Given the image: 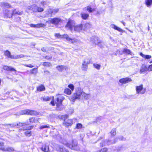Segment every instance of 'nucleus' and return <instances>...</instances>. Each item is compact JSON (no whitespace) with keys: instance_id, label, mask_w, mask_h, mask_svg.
Instances as JSON below:
<instances>
[{"instance_id":"nucleus-26","label":"nucleus","mask_w":152,"mask_h":152,"mask_svg":"<svg viewBox=\"0 0 152 152\" xmlns=\"http://www.w3.org/2000/svg\"><path fill=\"white\" fill-rule=\"evenodd\" d=\"M110 26L112 28L117 30L119 32H121L122 31V30L121 28H119V27H117V26L115 25L114 24H112Z\"/></svg>"},{"instance_id":"nucleus-2","label":"nucleus","mask_w":152,"mask_h":152,"mask_svg":"<svg viewBox=\"0 0 152 152\" xmlns=\"http://www.w3.org/2000/svg\"><path fill=\"white\" fill-rule=\"evenodd\" d=\"M83 91V89L80 88H78L76 89L75 93L72 96V100L74 102L76 99H80L82 96Z\"/></svg>"},{"instance_id":"nucleus-28","label":"nucleus","mask_w":152,"mask_h":152,"mask_svg":"<svg viewBox=\"0 0 152 152\" xmlns=\"http://www.w3.org/2000/svg\"><path fill=\"white\" fill-rule=\"evenodd\" d=\"M145 4L148 7H150L152 4V0H145Z\"/></svg>"},{"instance_id":"nucleus-6","label":"nucleus","mask_w":152,"mask_h":152,"mask_svg":"<svg viewBox=\"0 0 152 152\" xmlns=\"http://www.w3.org/2000/svg\"><path fill=\"white\" fill-rule=\"evenodd\" d=\"M37 114V113L34 110H30L29 109L20 111L19 113V115L27 114L31 115H35Z\"/></svg>"},{"instance_id":"nucleus-29","label":"nucleus","mask_w":152,"mask_h":152,"mask_svg":"<svg viewBox=\"0 0 152 152\" xmlns=\"http://www.w3.org/2000/svg\"><path fill=\"white\" fill-rule=\"evenodd\" d=\"M45 88L44 86L41 85L37 88V90L39 91H41L45 90Z\"/></svg>"},{"instance_id":"nucleus-1","label":"nucleus","mask_w":152,"mask_h":152,"mask_svg":"<svg viewBox=\"0 0 152 152\" xmlns=\"http://www.w3.org/2000/svg\"><path fill=\"white\" fill-rule=\"evenodd\" d=\"M56 101L55 103L56 106V110H61L62 109V102L64 99L63 96L60 94L57 96Z\"/></svg>"},{"instance_id":"nucleus-35","label":"nucleus","mask_w":152,"mask_h":152,"mask_svg":"<svg viewBox=\"0 0 152 152\" xmlns=\"http://www.w3.org/2000/svg\"><path fill=\"white\" fill-rule=\"evenodd\" d=\"M51 97H44L42 98L41 99L44 101H50L51 99Z\"/></svg>"},{"instance_id":"nucleus-53","label":"nucleus","mask_w":152,"mask_h":152,"mask_svg":"<svg viewBox=\"0 0 152 152\" xmlns=\"http://www.w3.org/2000/svg\"><path fill=\"white\" fill-rule=\"evenodd\" d=\"M22 65H24L25 66L30 68H32L34 67V66L31 64H29L28 65L23 64Z\"/></svg>"},{"instance_id":"nucleus-52","label":"nucleus","mask_w":152,"mask_h":152,"mask_svg":"<svg viewBox=\"0 0 152 152\" xmlns=\"http://www.w3.org/2000/svg\"><path fill=\"white\" fill-rule=\"evenodd\" d=\"M88 66L86 65H83L82 66V69L83 70L86 71V70Z\"/></svg>"},{"instance_id":"nucleus-44","label":"nucleus","mask_w":152,"mask_h":152,"mask_svg":"<svg viewBox=\"0 0 152 152\" xmlns=\"http://www.w3.org/2000/svg\"><path fill=\"white\" fill-rule=\"evenodd\" d=\"M25 125H27L26 123H22L20 122H18L17 123V126H23Z\"/></svg>"},{"instance_id":"nucleus-7","label":"nucleus","mask_w":152,"mask_h":152,"mask_svg":"<svg viewBox=\"0 0 152 152\" xmlns=\"http://www.w3.org/2000/svg\"><path fill=\"white\" fill-rule=\"evenodd\" d=\"M136 94H143L146 91L145 88H143V86L141 85L136 87Z\"/></svg>"},{"instance_id":"nucleus-27","label":"nucleus","mask_w":152,"mask_h":152,"mask_svg":"<svg viewBox=\"0 0 152 152\" xmlns=\"http://www.w3.org/2000/svg\"><path fill=\"white\" fill-rule=\"evenodd\" d=\"M81 96L83 98L85 99H89L90 95L89 94H86L83 91Z\"/></svg>"},{"instance_id":"nucleus-31","label":"nucleus","mask_w":152,"mask_h":152,"mask_svg":"<svg viewBox=\"0 0 152 152\" xmlns=\"http://www.w3.org/2000/svg\"><path fill=\"white\" fill-rule=\"evenodd\" d=\"M37 73V68H34L31 70V74H33L36 75Z\"/></svg>"},{"instance_id":"nucleus-9","label":"nucleus","mask_w":152,"mask_h":152,"mask_svg":"<svg viewBox=\"0 0 152 152\" xmlns=\"http://www.w3.org/2000/svg\"><path fill=\"white\" fill-rule=\"evenodd\" d=\"M76 118L73 119H67L64 120V125L66 126H70L73 123H75L76 121Z\"/></svg>"},{"instance_id":"nucleus-4","label":"nucleus","mask_w":152,"mask_h":152,"mask_svg":"<svg viewBox=\"0 0 152 152\" xmlns=\"http://www.w3.org/2000/svg\"><path fill=\"white\" fill-rule=\"evenodd\" d=\"M91 41L93 44H94L95 45H97L101 48H102L104 45L103 43L99 40L98 38L96 37H93L91 38Z\"/></svg>"},{"instance_id":"nucleus-49","label":"nucleus","mask_w":152,"mask_h":152,"mask_svg":"<svg viewBox=\"0 0 152 152\" xmlns=\"http://www.w3.org/2000/svg\"><path fill=\"white\" fill-rule=\"evenodd\" d=\"M142 57L146 59H149L151 58V56L149 55H143Z\"/></svg>"},{"instance_id":"nucleus-47","label":"nucleus","mask_w":152,"mask_h":152,"mask_svg":"<svg viewBox=\"0 0 152 152\" xmlns=\"http://www.w3.org/2000/svg\"><path fill=\"white\" fill-rule=\"evenodd\" d=\"M107 149L106 148H104L101 150L97 151L96 152H106L107 151Z\"/></svg>"},{"instance_id":"nucleus-16","label":"nucleus","mask_w":152,"mask_h":152,"mask_svg":"<svg viewBox=\"0 0 152 152\" xmlns=\"http://www.w3.org/2000/svg\"><path fill=\"white\" fill-rule=\"evenodd\" d=\"M83 25L82 24H80L74 26V29L75 31L78 32L81 31L82 29Z\"/></svg>"},{"instance_id":"nucleus-23","label":"nucleus","mask_w":152,"mask_h":152,"mask_svg":"<svg viewBox=\"0 0 152 152\" xmlns=\"http://www.w3.org/2000/svg\"><path fill=\"white\" fill-rule=\"evenodd\" d=\"M24 57V56L23 55H11L10 58H14V59H16V58H23Z\"/></svg>"},{"instance_id":"nucleus-8","label":"nucleus","mask_w":152,"mask_h":152,"mask_svg":"<svg viewBox=\"0 0 152 152\" xmlns=\"http://www.w3.org/2000/svg\"><path fill=\"white\" fill-rule=\"evenodd\" d=\"M75 26V21L72 20H69L65 26V27L66 28L72 31Z\"/></svg>"},{"instance_id":"nucleus-17","label":"nucleus","mask_w":152,"mask_h":152,"mask_svg":"<svg viewBox=\"0 0 152 152\" xmlns=\"http://www.w3.org/2000/svg\"><path fill=\"white\" fill-rule=\"evenodd\" d=\"M86 10L89 12H92L95 11L96 8H92L91 6L89 5L87 6L86 7L83 8V10Z\"/></svg>"},{"instance_id":"nucleus-11","label":"nucleus","mask_w":152,"mask_h":152,"mask_svg":"<svg viewBox=\"0 0 152 152\" xmlns=\"http://www.w3.org/2000/svg\"><path fill=\"white\" fill-rule=\"evenodd\" d=\"M56 148L57 151L59 152H69L67 150L64 148L62 146L57 145Z\"/></svg>"},{"instance_id":"nucleus-5","label":"nucleus","mask_w":152,"mask_h":152,"mask_svg":"<svg viewBox=\"0 0 152 152\" xmlns=\"http://www.w3.org/2000/svg\"><path fill=\"white\" fill-rule=\"evenodd\" d=\"M65 145L69 148L75 150H79L77 145V142L76 140H72V145L70 144L69 143H65Z\"/></svg>"},{"instance_id":"nucleus-61","label":"nucleus","mask_w":152,"mask_h":152,"mask_svg":"<svg viewBox=\"0 0 152 152\" xmlns=\"http://www.w3.org/2000/svg\"><path fill=\"white\" fill-rule=\"evenodd\" d=\"M51 104L52 105V106H55V103L53 101H52L50 102Z\"/></svg>"},{"instance_id":"nucleus-58","label":"nucleus","mask_w":152,"mask_h":152,"mask_svg":"<svg viewBox=\"0 0 152 152\" xmlns=\"http://www.w3.org/2000/svg\"><path fill=\"white\" fill-rule=\"evenodd\" d=\"M32 127H27L26 128H25L23 129L25 130H29L32 129Z\"/></svg>"},{"instance_id":"nucleus-36","label":"nucleus","mask_w":152,"mask_h":152,"mask_svg":"<svg viewBox=\"0 0 152 152\" xmlns=\"http://www.w3.org/2000/svg\"><path fill=\"white\" fill-rule=\"evenodd\" d=\"M111 135L113 136H115L116 134V130L115 129H113L110 132Z\"/></svg>"},{"instance_id":"nucleus-43","label":"nucleus","mask_w":152,"mask_h":152,"mask_svg":"<svg viewBox=\"0 0 152 152\" xmlns=\"http://www.w3.org/2000/svg\"><path fill=\"white\" fill-rule=\"evenodd\" d=\"M52 14L53 15H54L56 13L58 12L59 11V9L58 8L56 9H52Z\"/></svg>"},{"instance_id":"nucleus-41","label":"nucleus","mask_w":152,"mask_h":152,"mask_svg":"<svg viewBox=\"0 0 152 152\" xmlns=\"http://www.w3.org/2000/svg\"><path fill=\"white\" fill-rule=\"evenodd\" d=\"M4 54L5 55L7 56L8 57L10 58L11 55L10 54V53L9 51L7 50L6 51L4 52Z\"/></svg>"},{"instance_id":"nucleus-14","label":"nucleus","mask_w":152,"mask_h":152,"mask_svg":"<svg viewBox=\"0 0 152 152\" xmlns=\"http://www.w3.org/2000/svg\"><path fill=\"white\" fill-rule=\"evenodd\" d=\"M4 17L6 18H10L12 17V10H6L4 13Z\"/></svg>"},{"instance_id":"nucleus-63","label":"nucleus","mask_w":152,"mask_h":152,"mask_svg":"<svg viewBox=\"0 0 152 152\" xmlns=\"http://www.w3.org/2000/svg\"><path fill=\"white\" fill-rule=\"evenodd\" d=\"M89 26V24L88 23H87L85 24V26H86V27H88V26Z\"/></svg>"},{"instance_id":"nucleus-24","label":"nucleus","mask_w":152,"mask_h":152,"mask_svg":"<svg viewBox=\"0 0 152 152\" xmlns=\"http://www.w3.org/2000/svg\"><path fill=\"white\" fill-rule=\"evenodd\" d=\"M81 16L83 19L86 20L88 17L89 15L88 13L82 12L81 13Z\"/></svg>"},{"instance_id":"nucleus-18","label":"nucleus","mask_w":152,"mask_h":152,"mask_svg":"<svg viewBox=\"0 0 152 152\" xmlns=\"http://www.w3.org/2000/svg\"><path fill=\"white\" fill-rule=\"evenodd\" d=\"M42 150L45 152H50V150L49 149V146L48 145L44 144L41 148Z\"/></svg>"},{"instance_id":"nucleus-48","label":"nucleus","mask_w":152,"mask_h":152,"mask_svg":"<svg viewBox=\"0 0 152 152\" xmlns=\"http://www.w3.org/2000/svg\"><path fill=\"white\" fill-rule=\"evenodd\" d=\"M25 134L26 136L28 137L30 136L31 135V131H26L25 132Z\"/></svg>"},{"instance_id":"nucleus-55","label":"nucleus","mask_w":152,"mask_h":152,"mask_svg":"<svg viewBox=\"0 0 152 152\" xmlns=\"http://www.w3.org/2000/svg\"><path fill=\"white\" fill-rule=\"evenodd\" d=\"M49 127L47 125L42 126L39 127V129H43L45 128H47Z\"/></svg>"},{"instance_id":"nucleus-21","label":"nucleus","mask_w":152,"mask_h":152,"mask_svg":"<svg viewBox=\"0 0 152 152\" xmlns=\"http://www.w3.org/2000/svg\"><path fill=\"white\" fill-rule=\"evenodd\" d=\"M33 7H34V8H35V9H34V12L38 11V12H41L43 11V9L42 8L39 7H37L35 5H33Z\"/></svg>"},{"instance_id":"nucleus-46","label":"nucleus","mask_w":152,"mask_h":152,"mask_svg":"<svg viewBox=\"0 0 152 152\" xmlns=\"http://www.w3.org/2000/svg\"><path fill=\"white\" fill-rule=\"evenodd\" d=\"M68 87L71 89V91H73L74 89V86L72 84H70L68 86Z\"/></svg>"},{"instance_id":"nucleus-25","label":"nucleus","mask_w":152,"mask_h":152,"mask_svg":"<svg viewBox=\"0 0 152 152\" xmlns=\"http://www.w3.org/2000/svg\"><path fill=\"white\" fill-rule=\"evenodd\" d=\"M110 26L112 28L117 30L119 32H121L122 31V30L121 28H119V27H117V26L115 25L114 24H112Z\"/></svg>"},{"instance_id":"nucleus-13","label":"nucleus","mask_w":152,"mask_h":152,"mask_svg":"<svg viewBox=\"0 0 152 152\" xmlns=\"http://www.w3.org/2000/svg\"><path fill=\"white\" fill-rule=\"evenodd\" d=\"M132 81V80L129 77L121 79L119 80V82L122 84H126Z\"/></svg>"},{"instance_id":"nucleus-10","label":"nucleus","mask_w":152,"mask_h":152,"mask_svg":"<svg viewBox=\"0 0 152 152\" xmlns=\"http://www.w3.org/2000/svg\"><path fill=\"white\" fill-rule=\"evenodd\" d=\"M49 21L51 23L54 24H57L62 22V20L58 18H51L49 19Z\"/></svg>"},{"instance_id":"nucleus-64","label":"nucleus","mask_w":152,"mask_h":152,"mask_svg":"<svg viewBox=\"0 0 152 152\" xmlns=\"http://www.w3.org/2000/svg\"><path fill=\"white\" fill-rule=\"evenodd\" d=\"M4 145V143L2 142H0V146H3Z\"/></svg>"},{"instance_id":"nucleus-15","label":"nucleus","mask_w":152,"mask_h":152,"mask_svg":"<svg viewBox=\"0 0 152 152\" xmlns=\"http://www.w3.org/2000/svg\"><path fill=\"white\" fill-rule=\"evenodd\" d=\"M30 26L31 27L35 28H39L41 27H43L46 26V25L42 23H38L36 24H30Z\"/></svg>"},{"instance_id":"nucleus-34","label":"nucleus","mask_w":152,"mask_h":152,"mask_svg":"<svg viewBox=\"0 0 152 152\" xmlns=\"http://www.w3.org/2000/svg\"><path fill=\"white\" fill-rule=\"evenodd\" d=\"M57 69L60 71H61L65 68L64 66L62 65H59L56 66Z\"/></svg>"},{"instance_id":"nucleus-30","label":"nucleus","mask_w":152,"mask_h":152,"mask_svg":"<svg viewBox=\"0 0 152 152\" xmlns=\"http://www.w3.org/2000/svg\"><path fill=\"white\" fill-rule=\"evenodd\" d=\"M52 11L51 9H50L48 10V11L46 12V16H51L53 15Z\"/></svg>"},{"instance_id":"nucleus-60","label":"nucleus","mask_w":152,"mask_h":152,"mask_svg":"<svg viewBox=\"0 0 152 152\" xmlns=\"http://www.w3.org/2000/svg\"><path fill=\"white\" fill-rule=\"evenodd\" d=\"M41 50L43 51H46L47 50V49L46 48H43L41 49Z\"/></svg>"},{"instance_id":"nucleus-62","label":"nucleus","mask_w":152,"mask_h":152,"mask_svg":"<svg viewBox=\"0 0 152 152\" xmlns=\"http://www.w3.org/2000/svg\"><path fill=\"white\" fill-rule=\"evenodd\" d=\"M83 65H86L87 66V65L88 64H89L88 63H85L84 62H83Z\"/></svg>"},{"instance_id":"nucleus-50","label":"nucleus","mask_w":152,"mask_h":152,"mask_svg":"<svg viewBox=\"0 0 152 152\" xmlns=\"http://www.w3.org/2000/svg\"><path fill=\"white\" fill-rule=\"evenodd\" d=\"M83 62L89 64L90 63V60L88 58H86L83 61Z\"/></svg>"},{"instance_id":"nucleus-37","label":"nucleus","mask_w":152,"mask_h":152,"mask_svg":"<svg viewBox=\"0 0 152 152\" xmlns=\"http://www.w3.org/2000/svg\"><path fill=\"white\" fill-rule=\"evenodd\" d=\"M93 65L94 67L96 69L98 70L100 69L101 65L100 64L94 63L93 64Z\"/></svg>"},{"instance_id":"nucleus-59","label":"nucleus","mask_w":152,"mask_h":152,"mask_svg":"<svg viewBox=\"0 0 152 152\" xmlns=\"http://www.w3.org/2000/svg\"><path fill=\"white\" fill-rule=\"evenodd\" d=\"M41 3L42 5L44 6L47 4V2L46 1H42L41 2Z\"/></svg>"},{"instance_id":"nucleus-20","label":"nucleus","mask_w":152,"mask_h":152,"mask_svg":"<svg viewBox=\"0 0 152 152\" xmlns=\"http://www.w3.org/2000/svg\"><path fill=\"white\" fill-rule=\"evenodd\" d=\"M0 149L3 151H7L10 152H12L14 150L13 148L11 147H9L6 148L1 147L0 148Z\"/></svg>"},{"instance_id":"nucleus-56","label":"nucleus","mask_w":152,"mask_h":152,"mask_svg":"<svg viewBox=\"0 0 152 152\" xmlns=\"http://www.w3.org/2000/svg\"><path fill=\"white\" fill-rule=\"evenodd\" d=\"M148 70L150 71H152V64L149 66L148 68Z\"/></svg>"},{"instance_id":"nucleus-3","label":"nucleus","mask_w":152,"mask_h":152,"mask_svg":"<svg viewBox=\"0 0 152 152\" xmlns=\"http://www.w3.org/2000/svg\"><path fill=\"white\" fill-rule=\"evenodd\" d=\"M55 36L58 38H64L66 39L67 41L69 42L72 43H74L76 42L77 41V39L75 38H71L69 37V36L67 34H64L63 35H61L59 34H56L55 35Z\"/></svg>"},{"instance_id":"nucleus-51","label":"nucleus","mask_w":152,"mask_h":152,"mask_svg":"<svg viewBox=\"0 0 152 152\" xmlns=\"http://www.w3.org/2000/svg\"><path fill=\"white\" fill-rule=\"evenodd\" d=\"M9 125L12 127H15L17 126V123H13L12 124H10Z\"/></svg>"},{"instance_id":"nucleus-22","label":"nucleus","mask_w":152,"mask_h":152,"mask_svg":"<svg viewBox=\"0 0 152 152\" xmlns=\"http://www.w3.org/2000/svg\"><path fill=\"white\" fill-rule=\"evenodd\" d=\"M4 69L6 70L10 71H16L11 66H4L3 67Z\"/></svg>"},{"instance_id":"nucleus-19","label":"nucleus","mask_w":152,"mask_h":152,"mask_svg":"<svg viewBox=\"0 0 152 152\" xmlns=\"http://www.w3.org/2000/svg\"><path fill=\"white\" fill-rule=\"evenodd\" d=\"M148 70L146 66L145 65H142L140 69V74L144 73Z\"/></svg>"},{"instance_id":"nucleus-45","label":"nucleus","mask_w":152,"mask_h":152,"mask_svg":"<svg viewBox=\"0 0 152 152\" xmlns=\"http://www.w3.org/2000/svg\"><path fill=\"white\" fill-rule=\"evenodd\" d=\"M35 9L34 7H33V5L31 6L28 7L27 10H26V11L27 12H28L29 11L27 10H33L34 11V9Z\"/></svg>"},{"instance_id":"nucleus-12","label":"nucleus","mask_w":152,"mask_h":152,"mask_svg":"<svg viewBox=\"0 0 152 152\" xmlns=\"http://www.w3.org/2000/svg\"><path fill=\"white\" fill-rule=\"evenodd\" d=\"M115 142V141H114L111 142L110 141L107 140H104L102 141L100 143V146L101 147H102L106 145H108L112 143H114Z\"/></svg>"},{"instance_id":"nucleus-32","label":"nucleus","mask_w":152,"mask_h":152,"mask_svg":"<svg viewBox=\"0 0 152 152\" xmlns=\"http://www.w3.org/2000/svg\"><path fill=\"white\" fill-rule=\"evenodd\" d=\"M64 93L68 95H70L72 93V91L71 90L68 88H65L64 91Z\"/></svg>"},{"instance_id":"nucleus-33","label":"nucleus","mask_w":152,"mask_h":152,"mask_svg":"<svg viewBox=\"0 0 152 152\" xmlns=\"http://www.w3.org/2000/svg\"><path fill=\"white\" fill-rule=\"evenodd\" d=\"M12 15L13 14H18V15H20L23 14V12L17 11L16 10H14L12 11Z\"/></svg>"},{"instance_id":"nucleus-38","label":"nucleus","mask_w":152,"mask_h":152,"mask_svg":"<svg viewBox=\"0 0 152 152\" xmlns=\"http://www.w3.org/2000/svg\"><path fill=\"white\" fill-rule=\"evenodd\" d=\"M1 5L7 8H9L11 7V6L10 4L7 3H3L1 4Z\"/></svg>"},{"instance_id":"nucleus-57","label":"nucleus","mask_w":152,"mask_h":152,"mask_svg":"<svg viewBox=\"0 0 152 152\" xmlns=\"http://www.w3.org/2000/svg\"><path fill=\"white\" fill-rule=\"evenodd\" d=\"M119 139L120 140H123V141L125 140V139L123 136H120L119 137Z\"/></svg>"},{"instance_id":"nucleus-40","label":"nucleus","mask_w":152,"mask_h":152,"mask_svg":"<svg viewBox=\"0 0 152 152\" xmlns=\"http://www.w3.org/2000/svg\"><path fill=\"white\" fill-rule=\"evenodd\" d=\"M124 53H126L127 54H130L131 53V52L130 50L127 49H124L123 50Z\"/></svg>"},{"instance_id":"nucleus-54","label":"nucleus","mask_w":152,"mask_h":152,"mask_svg":"<svg viewBox=\"0 0 152 152\" xmlns=\"http://www.w3.org/2000/svg\"><path fill=\"white\" fill-rule=\"evenodd\" d=\"M50 63L48 62H44L43 64V65L44 66H49L50 65Z\"/></svg>"},{"instance_id":"nucleus-42","label":"nucleus","mask_w":152,"mask_h":152,"mask_svg":"<svg viewBox=\"0 0 152 152\" xmlns=\"http://www.w3.org/2000/svg\"><path fill=\"white\" fill-rule=\"evenodd\" d=\"M82 125L80 123L77 124L75 126V128L77 129L82 128Z\"/></svg>"},{"instance_id":"nucleus-39","label":"nucleus","mask_w":152,"mask_h":152,"mask_svg":"<svg viewBox=\"0 0 152 152\" xmlns=\"http://www.w3.org/2000/svg\"><path fill=\"white\" fill-rule=\"evenodd\" d=\"M29 120L31 123H36L37 121V119L34 118H29Z\"/></svg>"}]
</instances>
